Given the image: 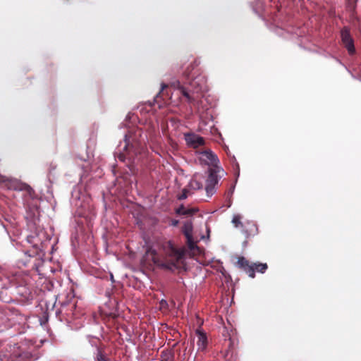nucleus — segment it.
Returning <instances> with one entry per match:
<instances>
[{
  "label": "nucleus",
  "mask_w": 361,
  "mask_h": 361,
  "mask_svg": "<svg viewBox=\"0 0 361 361\" xmlns=\"http://www.w3.org/2000/svg\"><path fill=\"white\" fill-rule=\"evenodd\" d=\"M341 40L342 46L347 50L350 56L356 54L354 39L350 35V30L347 27H344L341 30Z\"/></svg>",
  "instance_id": "obj_4"
},
{
  "label": "nucleus",
  "mask_w": 361,
  "mask_h": 361,
  "mask_svg": "<svg viewBox=\"0 0 361 361\" xmlns=\"http://www.w3.org/2000/svg\"><path fill=\"white\" fill-rule=\"evenodd\" d=\"M237 263L240 268L245 270L250 277L254 278L255 276L254 266L250 264L249 262L245 257H239Z\"/></svg>",
  "instance_id": "obj_11"
},
{
  "label": "nucleus",
  "mask_w": 361,
  "mask_h": 361,
  "mask_svg": "<svg viewBox=\"0 0 361 361\" xmlns=\"http://www.w3.org/2000/svg\"><path fill=\"white\" fill-rule=\"evenodd\" d=\"M232 223L235 227H240L242 226L241 216L240 215H235L233 217Z\"/></svg>",
  "instance_id": "obj_17"
},
{
  "label": "nucleus",
  "mask_w": 361,
  "mask_h": 361,
  "mask_svg": "<svg viewBox=\"0 0 361 361\" xmlns=\"http://www.w3.org/2000/svg\"><path fill=\"white\" fill-rule=\"evenodd\" d=\"M166 87H167V85H165V84H164V83H163V84H161V91L159 92V94H160L161 92H163V91H164V90Z\"/></svg>",
  "instance_id": "obj_20"
},
{
  "label": "nucleus",
  "mask_w": 361,
  "mask_h": 361,
  "mask_svg": "<svg viewBox=\"0 0 361 361\" xmlns=\"http://www.w3.org/2000/svg\"><path fill=\"white\" fill-rule=\"evenodd\" d=\"M13 277H9L6 271L0 266V288L6 289L13 283Z\"/></svg>",
  "instance_id": "obj_12"
},
{
  "label": "nucleus",
  "mask_w": 361,
  "mask_h": 361,
  "mask_svg": "<svg viewBox=\"0 0 361 361\" xmlns=\"http://www.w3.org/2000/svg\"><path fill=\"white\" fill-rule=\"evenodd\" d=\"M187 196L185 193H183L181 196H180L179 199L182 200V199H185L186 198Z\"/></svg>",
  "instance_id": "obj_21"
},
{
  "label": "nucleus",
  "mask_w": 361,
  "mask_h": 361,
  "mask_svg": "<svg viewBox=\"0 0 361 361\" xmlns=\"http://www.w3.org/2000/svg\"><path fill=\"white\" fill-rule=\"evenodd\" d=\"M219 182V178L216 175V172L214 170L211 169L209 171V174L206 180V186L205 190L207 196H212L216 192L215 187Z\"/></svg>",
  "instance_id": "obj_6"
},
{
  "label": "nucleus",
  "mask_w": 361,
  "mask_h": 361,
  "mask_svg": "<svg viewBox=\"0 0 361 361\" xmlns=\"http://www.w3.org/2000/svg\"><path fill=\"white\" fill-rule=\"evenodd\" d=\"M178 223H179L178 220L173 219V220L171 221V224L173 226H176L178 224Z\"/></svg>",
  "instance_id": "obj_19"
},
{
  "label": "nucleus",
  "mask_w": 361,
  "mask_h": 361,
  "mask_svg": "<svg viewBox=\"0 0 361 361\" xmlns=\"http://www.w3.org/2000/svg\"><path fill=\"white\" fill-rule=\"evenodd\" d=\"M197 336V345L199 351H204L207 347L208 340L207 334L201 328L197 329L195 331Z\"/></svg>",
  "instance_id": "obj_10"
},
{
  "label": "nucleus",
  "mask_w": 361,
  "mask_h": 361,
  "mask_svg": "<svg viewBox=\"0 0 361 361\" xmlns=\"http://www.w3.org/2000/svg\"><path fill=\"white\" fill-rule=\"evenodd\" d=\"M142 130L140 128H136L133 130H130L125 135L123 147L124 152L121 153L118 158L121 161H125L126 159H132L135 156L141 154L145 151L144 145L146 141L152 139L153 133L152 131L148 133V135H142Z\"/></svg>",
  "instance_id": "obj_1"
},
{
  "label": "nucleus",
  "mask_w": 361,
  "mask_h": 361,
  "mask_svg": "<svg viewBox=\"0 0 361 361\" xmlns=\"http://www.w3.org/2000/svg\"><path fill=\"white\" fill-rule=\"evenodd\" d=\"M192 69H194V65L190 64L183 73L184 77L188 82V86H185V83L182 84L179 80L173 82L171 84V87L178 91L191 104H194L195 98L190 94V92L199 93L208 90L207 79L204 75H198L190 80V70Z\"/></svg>",
  "instance_id": "obj_2"
},
{
  "label": "nucleus",
  "mask_w": 361,
  "mask_h": 361,
  "mask_svg": "<svg viewBox=\"0 0 361 361\" xmlns=\"http://www.w3.org/2000/svg\"><path fill=\"white\" fill-rule=\"evenodd\" d=\"M61 314H63V319L68 323H72L75 319L78 318V315L76 313V306L75 304L69 305V308L66 309V307H63L61 310Z\"/></svg>",
  "instance_id": "obj_9"
},
{
  "label": "nucleus",
  "mask_w": 361,
  "mask_h": 361,
  "mask_svg": "<svg viewBox=\"0 0 361 361\" xmlns=\"http://www.w3.org/2000/svg\"><path fill=\"white\" fill-rule=\"evenodd\" d=\"M183 233L185 236L188 248L193 251L198 249L196 242L192 238V224L191 222H185L183 226Z\"/></svg>",
  "instance_id": "obj_8"
},
{
  "label": "nucleus",
  "mask_w": 361,
  "mask_h": 361,
  "mask_svg": "<svg viewBox=\"0 0 361 361\" xmlns=\"http://www.w3.org/2000/svg\"><path fill=\"white\" fill-rule=\"evenodd\" d=\"M4 181L6 182V185L10 190H22L25 188V185L17 180L7 179Z\"/></svg>",
  "instance_id": "obj_13"
},
{
  "label": "nucleus",
  "mask_w": 361,
  "mask_h": 361,
  "mask_svg": "<svg viewBox=\"0 0 361 361\" xmlns=\"http://www.w3.org/2000/svg\"><path fill=\"white\" fill-rule=\"evenodd\" d=\"M184 138L187 145L192 148H197L203 146L205 143L204 139L202 137L194 133H185Z\"/></svg>",
  "instance_id": "obj_7"
},
{
  "label": "nucleus",
  "mask_w": 361,
  "mask_h": 361,
  "mask_svg": "<svg viewBox=\"0 0 361 361\" xmlns=\"http://www.w3.org/2000/svg\"><path fill=\"white\" fill-rule=\"evenodd\" d=\"M197 210L195 209H188L183 205L179 206L176 209V213L178 215L190 216L195 214Z\"/></svg>",
  "instance_id": "obj_14"
},
{
  "label": "nucleus",
  "mask_w": 361,
  "mask_h": 361,
  "mask_svg": "<svg viewBox=\"0 0 361 361\" xmlns=\"http://www.w3.org/2000/svg\"><path fill=\"white\" fill-rule=\"evenodd\" d=\"M200 160L206 165L217 166L219 160L217 156L210 149L199 152Z\"/></svg>",
  "instance_id": "obj_5"
},
{
  "label": "nucleus",
  "mask_w": 361,
  "mask_h": 361,
  "mask_svg": "<svg viewBox=\"0 0 361 361\" xmlns=\"http://www.w3.org/2000/svg\"><path fill=\"white\" fill-rule=\"evenodd\" d=\"M190 186L195 190H199L202 188V182L199 181L196 177L193 178L190 181Z\"/></svg>",
  "instance_id": "obj_16"
},
{
  "label": "nucleus",
  "mask_w": 361,
  "mask_h": 361,
  "mask_svg": "<svg viewBox=\"0 0 361 361\" xmlns=\"http://www.w3.org/2000/svg\"><path fill=\"white\" fill-rule=\"evenodd\" d=\"M163 256L161 257L154 250L149 249L147 253L151 256L152 261L161 267L171 268L176 267L184 256V248H176L171 241L165 242L162 245Z\"/></svg>",
  "instance_id": "obj_3"
},
{
  "label": "nucleus",
  "mask_w": 361,
  "mask_h": 361,
  "mask_svg": "<svg viewBox=\"0 0 361 361\" xmlns=\"http://www.w3.org/2000/svg\"><path fill=\"white\" fill-rule=\"evenodd\" d=\"M161 305H166V301H165V300H162V301L161 302Z\"/></svg>",
  "instance_id": "obj_22"
},
{
  "label": "nucleus",
  "mask_w": 361,
  "mask_h": 361,
  "mask_svg": "<svg viewBox=\"0 0 361 361\" xmlns=\"http://www.w3.org/2000/svg\"><path fill=\"white\" fill-rule=\"evenodd\" d=\"M254 266V269H255V272L264 273L267 269V264L266 263H254L252 264Z\"/></svg>",
  "instance_id": "obj_15"
},
{
  "label": "nucleus",
  "mask_w": 361,
  "mask_h": 361,
  "mask_svg": "<svg viewBox=\"0 0 361 361\" xmlns=\"http://www.w3.org/2000/svg\"><path fill=\"white\" fill-rule=\"evenodd\" d=\"M96 361H106L102 355V353L100 350H97V353L96 356Z\"/></svg>",
  "instance_id": "obj_18"
}]
</instances>
